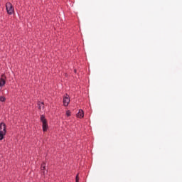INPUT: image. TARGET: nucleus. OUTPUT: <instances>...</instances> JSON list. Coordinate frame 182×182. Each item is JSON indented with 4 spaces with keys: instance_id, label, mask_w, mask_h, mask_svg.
I'll return each mask as SVG.
<instances>
[{
    "instance_id": "nucleus-1",
    "label": "nucleus",
    "mask_w": 182,
    "mask_h": 182,
    "mask_svg": "<svg viewBox=\"0 0 182 182\" xmlns=\"http://www.w3.org/2000/svg\"><path fill=\"white\" fill-rule=\"evenodd\" d=\"M41 121L43 123V132H47V130L48 129V124L47 119L45 118L44 115L41 116Z\"/></svg>"
},
{
    "instance_id": "nucleus-2",
    "label": "nucleus",
    "mask_w": 182,
    "mask_h": 182,
    "mask_svg": "<svg viewBox=\"0 0 182 182\" xmlns=\"http://www.w3.org/2000/svg\"><path fill=\"white\" fill-rule=\"evenodd\" d=\"M6 11L9 15H12L14 12V8L11 3L7 2L6 4Z\"/></svg>"
},
{
    "instance_id": "nucleus-3",
    "label": "nucleus",
    "mask_w": 182,
    "mask_h": 182,
    "mask_svg": "<svg viewBox=\"0 0 182 182\" xmlns=\"http://www.w3.org/2000/svg\"><path fill=\"white\" fill-rule=\"evenodd\" d=\"M6 77L5 74H2V75L0 78V91L2 90V88L6 85Z\"/></svg>"
},
{
    "instance_id": "nucleus-4",
    "label": "nucleus",
    "mask_w": 182,
    "mask_h": 182,
    "mask_svg": "<svg viewBox=\"0 0 182 182\" xmlns=\"http://www.w3.org/2000/svg\"><path fill=\"white\" fill-rule=\"evenodd\" d=\"M70 102V100L69 98V95H67V96L64 97L63 99V103L64 104L65 107H68L69 105V103Z\"/></svg>"
},
{
    "instance_id": "nucleus-5",
    "label": "nucleus",
    "mask_w": 182,
    "mask_h": 182,
    "mask_svg": "<svg viewBox=\"0 0 182 182\" xmlns=\"http://www.w3.org/2000/svg\"><path fill=\"white\" fill-rule=\"evenodd\" d=\"M0 132L6 133V126L4 122L0 124Z\"/></svg>"
},
{
    "instance_id": "nucleus-6",
    "label": "nucleus",
    "mask_w": 182,
    "mask_h": 182,
    "mask_svg": "<svg viewBox=\"0 0 182 182\" xmlns=\"http://www.w3.org/2000/svg\"><path fill=\"white\" fill-rule=\"evenodd\" d=\"M77 117L82 119L84 117V112L82 109H80V111H78V113H77Z\"/></svg>"
},
{
    "instance_id": "nucleus-7",
    "label": "nucleus",
    "mask_w": 182,
    "mask_h": 182,
    "mask_svg": "<svg viewBox=\"0 0 182 182\" xmlns=\"http://www.w3.org/2000/svg\"><path fill=\"white\" fill-rule=\"evenodd\" d=\"M38 107L39 109H42L44 108V102H38Z\"/></svg>"
},
{
    "instance_id": "nucleus-8",
    "label": "nucleus",
    "mask_w": 182,
    "mask_h": 182,
    "mask_svg": "<svg viewBox=\"0 0 182 182\" xmlns=\"http://www.w3.org/2000/svg\"><path fill=\"white\" fill-rule=\"evenodd\" d=\"M46 163H43V164H42V165H41V170H42V171H43V173L44 174V175H46Z\"/></svg>"
},
{
    "instance_id": "nucleus-9",
    "label": "nucleus",
    "mask_w": 182,
    "mask_h": 182,
    "mask_svg": "<svg viewBox=\"0 0 182 182\" xmlns=\"http://www.w3.org/2000/svg\"><path fill=\"white\" fill-rule=\"evenodd\" d=\"M6 132H0V141H1L4 139V136L6 135Z\"/></svg>"
},
{
    "instance_id": "nucleus-10",
    "label": "nucleus",
    "mask_w": 182,
    "mask_h": 182,
    "mask_svg": "<svg viewBox=\"0 0 182 182\" xmlns=\"http://www.w3.org/2000/svg\"><path fill=\"white\" fill-rule=\"evenodd\" d=\"M0 101L4 102L6 101V97L4 96H0Z\"/></svg>"
},
{
    "instance_id": "nucleus-11",
    "label": "nucleus",
    "mask_w": 182,
    "mask_h": 182,
    "mask_svg": "<svg viewBox=\"0 0 182 182\" xmlns=\"http://www.w3.org/2000/svg\"><path fill=\"white\" fill-rule=\"evenodd\" d=\"M65 114L67 115V117H70L71 112L70 110H67V112L65 113Z\"/></svg>"
},
{
    "instance_id": "nucleus-12",
    "label": "nucleus",
    "mask_w": 182,
    "mask_h": 182,
    "mask_svg": "<svg viewBox=\"0 0 182 182\" xmlns=\"http://www.w3.org/2000/svg\"><path fill=\"white\" fill-rule=\"evenodd\" d=\"M79 173L75 176V182H79Z\"/></svg>"
}]
</instances>
